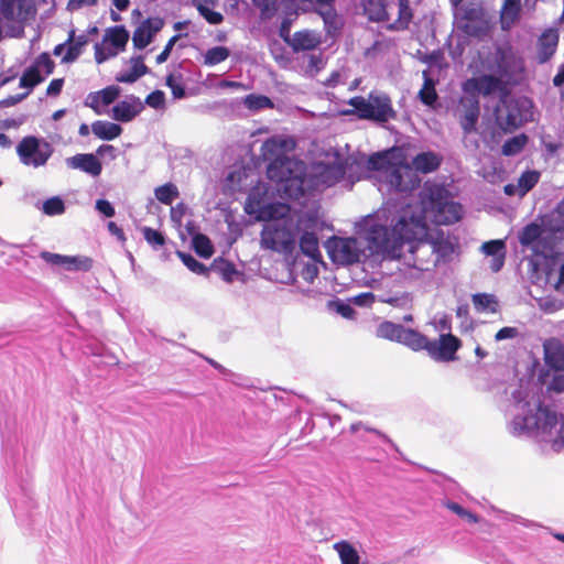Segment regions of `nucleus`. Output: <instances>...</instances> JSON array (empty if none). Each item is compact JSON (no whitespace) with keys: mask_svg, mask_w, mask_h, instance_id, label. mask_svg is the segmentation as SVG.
<instances>
[{"mask_svg":"<svg viewBox=\"0 0 564 564\" xmlns=\"http://www.w3.org/2000/svg\"><path fill=\"white\" fill-rule=\"evenodd\" d=\"M545 364L556 370H564V345L555 338L543 344Z\"/></svg>","mask_w":564,"mask_h":564,"instance_id":"obj_24","label":"nucleus"},{"mask_svg":"<svg viewBox=\"0 0 564 564\" xmlns=\"http://www.w3.org/2000/svg\"><path fill=\"white\" fill-rule=\"evenodd\" d=\"M362 8L365 14L371 21L388 20V10L383 0H362Z\"/></svg>","mask_w":564,"mask_h":564,"instance_id":"obj_32","label":"nucleus"},{"mask_svg":"<svg viewBox=\"0 0 564 564\" xmlns=\"http://www.w3.org/2000/svg\"><path fill=\"white\" fill-rule=\"evenodd\" d=\"M120 52L102 39L101 43L95 45V59L98 64L117 56Z\"/></svg>","mask_w":564,"mask_h":564,"instance_id":"obj_47","label":"nucleus"},{"mask_svg":"<svg viewBox=\"0 0 564 564\" xmlns=\"http://www.w3.org/2000/svg\"><path fill=\"white\" fill-rule=\"evenodd\" d=\"M245 105L251 110H259L272 107V101L265 96L249 95L245 99Z\"/></svg>","mask_w":564,"mask_h":564,"instance_id":"obj_52","label":"nucleus"},{"mask_svg":"<svg viewBox=\"0 0 564 564\" xmlns=\"http://www.w3.org/2000/svg\"><path fill=\"white\" fill-rule=\"evenodd\" d=\"M53 147L44 139L24 137L17 147L20 162L34 169L44 166L53 154Z\"/></svg>","mask_w":564,"mask_h":564,"instance_id":"obj_13","label":"nucleus"},{"mask_svg":"<svg viewBox=\"0 0 564 564\" xmlns=\"http://www.w3.org/2000/svg\"><path fill=\"white\" fill-rule=\"evenodd\" d=\"M422 75L424 83L419 91V98L424 105L433 106L437 99V94L435 90L437 79L433 78V76H430L429 70H423Z\"/></svg>","mask_w":564,"mask_h":564,"instance_id":"obj_35","label":"nucleus"},{"mask_svg":"<svg viewBox=\"0 0 564 564\" xmlns=\"http://www.w3.org/2000/svg\"><path fill=\"white\" fill-rule=\"evenodd\" d=\"M300 248L304 254L314 260L321 256L318 238L315 232L304 231L300 238Z\"/></svg>","mask_w":564,"mask_h":564,"instance_id":"obj_36","label":"nucleus"},{"mask_svg":"<svg viewBox=\"0 0 564 564\" xmlns=\"http://www.w3.org/2000/svg\"><path fill=\"white\" fill-rule=\"evenodd\" d=\"M473 304L475 310L480 313H496L498 310V301L490 294H475Z\"/></svg>","mask_w":564,"mask_h":564,"instance_id":"obj_37","label":"nucleus"},{"mask_svg":"<svg viewBox=\"0 0 564 564\" xmlns=\"http://www.w3.org/2000/svg\"><path fill=\"white\" fill-rule=\"evenodd\" d=\"M564 231L555 230L545 219L542 225L535 223L527 225L519 239L524 247L531 248L536 256L544 259L560 257L564 250Z\"/></svg>","mask_w":564,"mask_h":564,"instance_id":"obj_5","label":"nucleus"},{"mask_svg":"<svg viewBox=\"0 0 564 564\" xmlns=\"http://www.w3.org/2000/svg\"><path fill=\"white\" fill-rule=\"evenodd\" d=\"M496 120L502 130L512 131L533 120V105L525 97L506 95L496 109Z\"/></svg>","mask_w":564,"mask_h":564,"instance_id":"obj_9","label":"nucleus"},{"mask_svg":"<svg viewBox=\"0 0 564 564\" xmlns=\"http://www.w3.org/2000/svg\"><path fill=\"white\" fill-rule=\"evenodd\" d=\"M323 58L321 55L312 54L308 56L307 59V72L310 73H316L321 68H323Z\"/></svg>","mask_w":564,"mask_h":564,"instance_id":"obj_64","label":"nucleus"},{"mask_svg":"<svg viewBox=\"0 0 564 564\" xmlns=\"http://www.w3.org/2000/svg\"><path fill=\"white\" fill-rule=\"evenodd\" d=\"M333 549L337 552L341 564H359L360 555L352 543L341 540L336 542Z\"/></svg>","mask_w":564,"mask_h":564,"instance_id":"obj_29","label":"nucleus"},{"mask_svg":"<svg viewBox=\"0 0 564 564\" xmlns=\"http://www.w3.org/2000/svg\"><path fill=\"white\" fill-rule=\"evenodd\" d=\"M245 210L258 220L264 221L260 240L263 249L283 253L294 249L300 219L295 220L289 205L283 203L264 205L250 194Z\"/></svg>","mask_w":564,"mask_h":564,"instance_id":"obj_2","label":"nucleus"},{"mask_svg":"<svg viewBox=\"0 0 564 564\" xmlns=\"http://www.w3.org/2000/svg\"><path fill=\"white\" fill-rule=\"evenodd\" d=\"M154 194L156 199L165 205L172 204V202L180 195L177 187L172 183L159 186L155 188Z\"/></svg>","mask_w":564,"mask_h":564,"instance_id":"obj_45","label":"nucleus"},{"mask_svg":"<svg viewBox=\"0 0 564 564\" xmlns=\"http://www.w3.org/2000/svg\"><path fill=\"white\" fill-rule=\"evenodd\" d=\"M404 326L391 322H383L377 328V336L380 338L398 341Z\"/></svg>","mask_w":564,"mask_h":564,"instance_id":"obj_41","label":"nucleus"},{"mask_svg":"<svg viewBox=\"0 0 564 564\" xmlns=\"http://www.w3.org/2000/svg\"><path fill=\"white\" fill-rule=\"evenodd\" d=\"M503 84H507V82L500 76L482 75L477 78L467 79L463 84V91L465 94L476 95L477 97L478 94L488 96L497 90H501Z\"/></svg>","mask_w":564,"mask_h":564,"instance_id":"obj_17","label":"nucleus"},{"mask_svg":"<svg viewBox=\"0 0 564 564\" xmlns=\"http://www.w3.org/2000/svg\"><path fill=\"white\" fill-rule=\"evenodd\" d=\"M96 209L106 217H113L116 214L113 206L106 199H98Z\"/></svg>","mask_w":564,"mask_h":564,"instance_id":"obj_63","label":"nucleus"},{"mask_svg":"<svg viewBox=\"0 0 564 564\" xmlns=\"http://www.w3.org/2000/svg\"><path fill=\"white\" fill-rule=\"evenodd\" d=\"M517 414L509 424V431L513 435L528 433L540 442L547 443L552 449H564V417L550 408L540 403L531 404L522 398V392L513 394Z\"/></svg>","mask_w":564,"mask_h":564,"instance_id":"obj_3","label":"nucleus"},{"mask_svg":"<svg viewBox=\"0 0 564 564\" xmlns=\"http://www.w3.org/2000/svg\"><path fill=\"white\" fill-rule=\"evenodd\" d=\"M362 119L387 122L395 117L390 98L387 95L370 94L368 98L354 97L348 101Z\"/></svg>","mask_w":564,"mask_h":564,"instance_id":"obj_11","label":"nucleus"},{"mask_svg":"<svg viewBox=\"0 0 564 564\" xmlns=\"http://www.w3.org/2000/svg\"><path fill=\"white\" fill-rule=\"evenodd\" d=\"M480 116L479 99L476 95L465 94L458 100L454 109V117L463 130V143L469 150L479 148L478 139L471 137L477 132V124Z\"/></svg>","mask_w":564,"mask_h":564,"instance_id":"obj_10","label":"nucleus"},{"mask_svg":"<svg viewBox=\"0 0 564 564\" xmlns=\"http://www.w3.org/2000/svg\"><path fill=\"white\" fill-rule=\"evenodd\" d=\"M459 348L458 339L451 335H441L438 340H429L426 351L438 361H449L455 358V352Z\"/></svg>","mask_w":564,"mask_h":564,"instance_id":"obj_16","label":"nucleus"},{"mask_svg":"<svg viewBox=\"0 0 564 564\" xmlns=\"http://www.w3.org/2000/svg\"><path fill=\"white\" fill-rule=\"evenodd\" d=\"M0 10L6 20H17L22 12L21 0H1Z\"/></svg>","mask_w":564,"mask_h":564,"instance_id":"obj_44","label":"nucleus"},{"mask_svg":"<svg viewBox=\"0 0 564 564\" xmlns=\"http://www.w3.org/2000/svg\"><path fill=\"white\" fill-rule=\"evenodd\" d=\"M518 335H519L518 328H516V327H503V328L499 329L496 333L495 339L497 341H501V340H505V339H513Z\"/></svg>","mask_w":564,"mask_h":564,"instance_id":"obj_62","label":"nucleus"},{"mask_svg":"<svg viewBox=\"0 0 564 564\" xmlns=\"http://www.w3.org/2000/svg\"><path fill=\"white\" fill-rule=\"evenodd\" d=\"M317 12L322 17L328 34L339 29V19L333 6L318 7Z\"/></svg>","mask_w":564,"mask_h":564,"instance_id":"obj_38","label":"nucleus"},{"mask_svg":"<svg viewBox=\"0 0 564 564\" xmlns=\"http://www.w3.org/2000/svg\"><path fill=\"white\" fill-rule=\"evenodd\" d=\"M104 40L119 52H122L128 43L129 33L123 26L109 28L105 32Z\"/></svg>","mask_w":564,"mask_h":564,"instance_id":"obj_34","label":"nucleus"},{"mask_svg":"<svg viewBox=\"0 0 564 564\" xmlns=\"http://www.w3.org/2000/svg\"><path fill=\"white\" fill-rule=\"evenodd\" d=\"M365 218L366 217L356 224V229L357 232L367 241V248L365 242L357 238L333 237L326 242V249L333 262L347 265L360 262L368 256H378L377 253H371L369 248V240L360 230L361 223L365 220Z\"/></svg>","mask_w":564,"mask_h":564,"instance_id":"obj_8","label":"nucleus"},{"mask_svg":"<svg viewBox=\"0 0 564 564\" xmlns=\"http://www.w3.org/2000/svg\"><path fill=\"white\" fill-rule=\"evenodd\" d=\"M528 142V137L525 134H519L510 138L502 145V154L507 156L516 155L520 153Z\"/></svg>","mask_w":564,"mask_h":564,"instance_id":"obj_43","label":"nucleus"},{"mask_svg":"<svg viewBox=\"0 0 564 564\" xmlns=\"http://www.w3.org/2000/svg\"><path fill=\"white\" fill-rule=\"evenodd\" d=\"M251 2L259 10L261 21L271 20L279 10L278 0H251Z\"/></svg>","mask_w":564,"mask_h":564,"instance_id":"obj_39","label":"nucleus"},{"mask_svg":"<svg viewBox=\"0 0 564 564\" xmlns=\"http://www.w3.org/2000/svg\"><path fill=\"white\" fill-rule=\"evenodd\" d=\"M54 70V62L51 59L47 53H42L34 63L25 69L22 77L20 78L19 86L26 88L28 90L22 95L11 96L4 99L1 105L12 106L24 99L32 88L44 82V79L52 74Z\"/></svg>","mask_w":564,"mask_h":564,"instance_id":"obj_12","label":"nucleus"},{"mask_svg":"<svg viewBox=\"0 0 564 564\" xmlns=\"http://www.w3.org/2000/svg\"><path fill=\"white\" fill-rule=\"evenodd\" d=\"M212 7L210 4H199L198 7H195L199 14L210 24H220L224 20V17L221 13L214 11L209 9Z\"/></svg>","mask_w":564,"mask_h":564,"instance_id":"obj_51","label":"nucleus"},{"mask_svg":"<svg viewBox=\"0 0 564 564\" xmlns=\"http://www.w3.org/2000/svg\"><path fill=\"white\" fill-rule=\"evenodd\" d=\"M143 237L154 248L162 247L165 243V239L161 232L154 230L150 227H144L142 229Z\"/></svg>","mask_w":564,"mask_h":564,"instance_id":"obj_56","label":"nucleus"},{"mask_svg":"<svg viewBox=\"0 0 564 564\" xmlns=\"http://www.w3.org/2000/svg\"><path fill=\"white\" fill-rule=\"evenodd\" d=\"M460 217V204L451 200L443 186L426 183L420 193V206L408 204L393 210L382 207L366 216L360 230L377 252L394 254L402 239L425 236L427 220L449 225Z\"/></svg>","mask_w":564,"mask_h":564,"instance_id":"obj_1","label":"nucleus"},{"mask_svg":"<svg viewBox=\"0 0 564 564\" xmlns=\"http://www.w3.org/2000/svg\"><path fill=\"white\" fill-rule=\"evenodd\" d=\"M69 43L67 47L66 54L63 56V63L74 62L83 52V48L88 43V37L85 34H82L77 37L74 36V31L70 32L66 44Z\"/></svg>","mask_w":564,"mask_h":564,"instance_id":"obj_31","label":"nucleus"},{"mask_svg":"<svg viewBox=\"0 0 564 564\" xmlns=\"http://www.w3.org/2000/svg\"><path fill=\"white\" fill-rule=\"evenodd\" d=\"M178 39H180V35H174L169 40L164 50L156 56L158 64H162L169 58V56L173 50V46L175 45V43Z\"/></svg>","mask_w":564,"mask_h":564,"instance_id":"obj_61","label":"nucleus"},{"mask_svg":"<svg viewBox=\"0 0 564 564\" xmlns=\"http://www.w3.org/2000/svg\"><path fill=\"white\" fill-rule=\"evenodd\" d=\"M558 33L554 29L544 31L538 41V59L540 63L549 61L556 51Z\"/></svg>","mask_w":564,"mask_h":564,"instance_id":"obj_25","label":"nucleus"},{"mask_svg":"<svg viewBox=\"0 0 564 564\" xmlns=\"http://www.w3.org/2000/svg\"><path fill=\"white\" fill-rule=\"evenodd\" d=\"M230 52L225 46L209 48L204 56V63L209 66L217 65L228 58Z\"/></svg>","mask_w":564,"mask_h":564,"instance_id":"obj_46","label":"nucleus"},{"mask_svg":"<svg viewBox=\"0 0 564 564\" xmlns=\"http://www.w3.org/2000/svg\"><path fill=\"white\" fill-rule=\"evenodd\" d=\"M345 174L344 165L339 162L334 164L318 163L313 167L312 176L315 180L316 186H333L343 178Z\"/></svg>","mask_w":564,"mask_h":564,"instance_id":"obj_18","label":"nucleus"},{"mask_svg":"<svg viewBox=\"0 0 564 564\" xmlns=\"http://www.w3.org/2000/svg\"><path fill=\"white\" fill-rule=\"evenodd\" d=\"M98 93L99 96L97 98H101L102 105L108 106L118 98L120 94V88L117 86H108Z\"/></svg>","mask_w":564,"mask_h":564,"instance_id":"obj_58","label":"nucleus"},{"mask_svg":"<svg viewBox=\"0 0 564 564\" xmlns=\"http://www.w3.org/2000/svg\"><path fill=\"white\" fill-rule=\"evenodd\" d=\"M42 210L48 216L62 215L65 212V204L61 197L54 196L43 203Z\"/></svg>","mask_w":564,"mask_h":564,"instance_id":"obj_49","label":"nucleus"},{"mask_svg":"<svg viewBox=\"0 0 564 564\" xmlns=\"http://www.w3.org/2000/svg\"><path fill=\"white\" fill-rule=\"evenodd\" d=\"M193 246L196 253H198L203 258H209L214 252L210 240L206 236L200 234L196 235L193 238Z\"/></svg>","mask_w":564,"mask_h":564,"instance_id":"obj_48","label":"nucleus"},{"mask_svg":"<svg viewBox=\"0 0 564 564\" xmlns=\"http://www.w3.org/2000/svg\"><path fill=\"white\" fill-rule=\"evenodd\" d=\"M520 0H505L501 9V26L503 30H509L517 21L520 13Z\"/></svg>","mask_w":564,"mask_h":564,"instance_id":"obj_33","label":"nucleus"},{"mask_svg":"<svg viewBox=\"0 0 564 564\" xmlns=\"http://www.w3.org/2000/svg\"><path fill=\"white\" fill-rule=\"evenodd\" d=\"M164 22L160 18L147 19L134 31L132 42L134 47L141 50L148 46L153 36L163 28Z\"/></svg>","mask_w":564,"mask_h":564,"instance_id":"obj_19","label":"nucleus"},{"mask_svg":"<svg viewBox=\"0 0 564 564\" xmlns=\"http://www.w3.org/2000/svg\"><path fill=\"white\" fill-rule=\"evenodd\" d=\"M368 167L377 171V178L383 181L390 189L408 192L417 187L421 178L409 164H391L384 155L376 154L368 159Z\"/></svg>","mask_w":564,"mask_h":564,"instance_id":"obj_6","label":"nucleus"},{"mask_svg":"<svg viewBox=\"0 0 564 564\" xmlns=\"http://www.w3.org/2000/svg\"><path fill=\"white\" fill-rule=\"evenodd\" d=\"M304 163L292 158H275L268 166V177L278 184V191L291 198L304 194Z\"/></svg>","mask_w":564,"mask_h":564,"instance_id":"obj_7","label":"nucleus"},{"mask_svg":"<svg viewBox=\"0 0 564 564\" xmlns=\"http://www.w3.org/2000/svg\"><path fill=\"white\" fill-rule=\"evenodd\" d=\"M166 86L171 89L172 95L175 99H181L185 97V88L181 82V76L176 78L175 75L170 74L166 77Z\"/></svg>","mask_w":564,"mask_h":564,"instance_id":"obj_54","label":"nucleus"},{"mask_svg":"<svg viewBox=\"0 0 564 564\" xmlns=\"http://www.w3.org/2000/svg\"><path fill=\"white\" fill-rule=\"evenodd\" d=\"M505 249L506 245L502 240H490L481 245V251L492 258L506 256Z\"/></svg>","mask_w":564,"mask_h":564,"instance_id":"obj_50","label":"nucleus"},{"mask_svg":"<svg viewBox=\"0 0 564 564\" xmlns=\"http://www.w3.org/2000/svg\"><path fill=\"white\" fill-rule=\"evenodd\" d=\"M492 70L509 83L516 74L522 70V63L511 48L499 47L495 53Z\"/></svg>","mask_w":564,"mask_h":564,"instance_id":"obj_15","label":"nucleus"},{"mask_svg":"<svg viewBox=\"0 0 564 564\" xmlns=\"http://www.w3.org/2000/svg\"><path fill=\"white\" fill-rule=\"evenodd\" d=\"M182 262L194 273L204 274L206 272V267L198 262L192 254L185 252H177Z\"/></svg>","mask_w":564,"mask_h":564,"instance_id":"obj_53","label":"nucleus"},{"mask_svg":"<svg viewBox=\"0 0 564 564\" xmlns=\"http://www.w3.org/2000/svg\"><path fill=\"white\" fill-rule=\"evenodd\" d=\"M140 109L138 99L132 102L124 100L112 107V118L117 121L129 122L140 112Z\"/></svg>","mask_w":564,"mask_h":564,"instance_id":"obj_27","label":"nucleus"},{"mask_svg":"<svg viewBox=\"0 0 564 564\" xmlns=\"http://www.w3.org/2000/svg\"><path fill=\"white\" fill-rule=\"evenodd\" d=\"M165 95L161 90H154L145 98V104L152 108L160 109L164 106Z\"/></svg>","mask_w":564,"mask_h":564,"instance_id":"obj_59","label":"nucleus"},{"mask_svg":"<svg viewBox=\"0 0 564 564\" xmlns=\"http://www.w3.org/2000/svg\"><path fill=\"white\" fill-rule=\"evenodd\" d=\"M545 220L552 225L553 229L564 231V208H561V203L557 204L556 208Z\"/></svg>","mask_w":564,"mask_h":564,"instance_id":"obj_55","label":"nucleus"},{"mask_svg":"<svg viewBox=\"0 0 564 564\" xmlns=\"http://www.w3.org/2000/svg\"><path fill=\"white\" fill-rule=\"evenodd\" d=\"M293 20L294 19L291 17L284 18L281 22L280 30H279V34H280L281 39L288 44L292 40L290 32H291V26H292Z\"/></svg>","mask_w":564,"mask_h":564,"instance_id":"obj_60","label":"nucleus"},{"mask_svg":"<svg viewBox=\"0 0 564 564\" xmlns=\"http://www.w3.org/2000/svg\"><path fill=\"white\" fill-rule=\"evenodd\" d=\"M400 344H403L411 348L412 350H422L427 348L429 339L426 336L422 335L421 333L411 329V328H403L401 336H400Z\"/></svg>","mask_w":564,"mask_h":564,"instance_id":"obj_30","label":"nucleus"},{"mask_svg":"<svg viewBox=\"0 0 564 564\" xmlns=\"http://www.w3.org/2000/svg\"><path fill=\"white\" fill-rule=\"evenodd\" d=\"M294 147L295 143L291 138L274 135L262 144L261 150L265 160H274L275 158H288L285 153L292 151Z\"/></svg>","mask_w":564,"mask_h":564,"instance_id":"obj_20","label":"nucleus"},{"mask_svg":"<svg viewBox=\"0 0 564 564\" xmlns=\"http://www.w3.org/2000/svg\"><path fill=\"white\" fill-rule=\"evenodd\" d=\"M40 258L54 268H62L66 271L87 272L94 265V260L87 256H64L50 251H42Z\"/></svg>","mask_w":564,"mask_h":564,"instance_id":"obj_14","label":"nucleus"},{"mask_svg":"<svg viewBox=\"0 0 564 564\" xmlns=\"http://www.w3.org/2000/svg\"><path fill=\"white\" fill-rule=\"evenodd\" d=\"M446 507L451 511H453L454 513H456L457 516L467 520L470 523H477L479 521V518L475 513L464 509L460 505L456 502H447Z\"/></svg>","mask_w":564,"mask_h":564,"instance_id":"obj_57","label":"nucleus"},{"mask_svg":"<svg viewBox=\"0 0 564 564\" xmlns=\"http://www.w3.org/2000/svg\"><path fill=\"white\" fill-rule=\"evenodd\" d=\"M66 164L68 167L83 171L93 177L99 176L102 171L101 162L91 153H80L67 158Z\"/></svg>","mask_w":564,"mask_h":564,"instance_id":"obj_21","label":"nucleus"},{"mask_svg":"<svg viewBox=\"0 0 564 564\" xmlns=\"http://www.w3.org/2000/svg\"><path fill=\"white\" fill-rule=\"evenodd\" d=\"M441 162L442 159L436 153L429 151L419 153L412 160V166L416 172L427 174L437 170Z\"/></svg>","mask_w":564,"mask_h":564,"instance_id":"obj_26","label":"nucleus"},{"mask_svg":"<svg viewBox=\"0 0 564 564\" xmlns=\"http://www.w3.org/2000/svg\"><path fill=\"white\" fill-rule=\"evenodd\" d=\"M126 64L129 66L128 69H122L116 75V80L123 84L135 83L140 77L148 74L149 68L143 63L141 55L130 57Z\"/></svg>","mask_w":564,"mask_h":564,"instance_id":"obj_22","label":"nucleus"},{"mask_svg":"<svg viewBox=\"0 0 564 564\" xmlns=\"http://www.w3.org/2000/svg\"><path fill=\"white\" fill-rule=\"evenodd\" d=\"M422 237L414 238L416 241L410 245L408 253L403 254L400 260L399 271L405 279L414 281L424 279L425 273H430L441 259L446 258L453 251L452 245L444 238L423 239ZM405 240L406 238L399 242L394 254L377 252L371 248L370 242L369 248L371 253H377L382 258H400L399 249ZM410 240L413 238L408 239V241Z\"/></svg>","mask_w":564,"mask_h":564,"instance_id":"obj_4","label":"nucleus"},{"mask_svg":"<svg viewBox=\"0 0 564 564\" xmlns=\"http://www.w3.org/2000/svg\"><path fill=\"white\" fill-rule=\"evenodd\" d=\"M91 131L98 139L109 141L118 138L122 133V128L113 122L97 120L91 124Z\"/></svg>","mask_w":564,"mask_h":564,"instance_id":"obj_28","label":"nucleus"},{"mask_svg":"<svg viewBox=\"0 0 564 564\" xmlns=\"http://www.w3.org/2000/svg\"><path fill=\"white\" fill-rule=\"evenodd\" d=\"M540 173L536 171H527L518 180V196H524L539 182Z\"/></svg>","mask_w":564,"mask_h":564,"instance_id":"obj_42","label":"nucleus"},{"mask_svg":"<svg viewBox=\"0 0 564 564\" xmlns=\"http://www.w3.org/2000/svg\"><path fill=\"white\" fill-rule=\"evenodd\" d=\"M322 43V35L319 32L312 30H301L292 35L289 45L294 52L312 51Z\"/></svg>","mask_w":564,"mask_h":564,"instance_id":"obj_23","label":"nucleus"},{"mask_svg":"<svg viewBox=\"0 0 564 564\" xmlns=\"http://www.w3.org/2000/svg\"><path fill=\"white\" fill-rule=\"evenodd\" d=\"M421 61L429 65L430 76L434 75V73L441 72L443 68L447 67V64L444 58V54L441 51H433L432 53H426L421 56Z\"/></svg>","mask_w":564,"mask_h":564,"instance_id":"obj_40","label":"nucleus"}]
</instances>
